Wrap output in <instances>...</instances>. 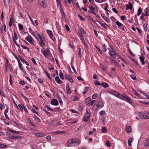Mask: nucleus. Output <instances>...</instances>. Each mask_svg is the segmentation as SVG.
<instances>
[{"instance_id": "52", "label": "nucleus", "mask_w": 149, "mask_h": 149, "mask_svg": "<svg viewBox=\"0 0 149 149\" xmlns=\"http://www.w3.org/2000/svg\"><path fill=\"white\" fill-rule=\"evenodd\" d=\"M131 78L133 80H136V76L134 74H132L130 75Z\"/></svg>"}, {"instance_id": "23", "label": "nucleus", "mask_w": 149, "mask_h": 149, "mask_svg": "<svg viewBox=\"0 0 149 149\" xmlns=\"http://www.w3.org/2000/svg\"><path fill=\"white\" fill-rule=\"evenodd\" d=\"M145 57L144 56H140L139 57V59L142 63V65H144L145 64L144 62Z\"/></svg>"}, {"instance_id": "59", "label": "nucleus", "mask_w": 149, "mask_h": 149, "mask_svg": "<svg viewBox=\"0 0 149 149\" xmlns=\"http://www.w3.org/2000/svg\"><path fill=\"white\" fill-rule=\"evenodd\" d=\"M22 105H20V104H19L18 105L19 107L20 108V110L22 111H23V107L22 106Z\"/></svg>"}, {"instance_id": "5", "label": "nucleus", "mask_w": 149, "mask_h": 149, "mask_svg": "<svg viewBox=\"0 0 149 149\" xmlns=\"http://www.w3.org/2000/svg\"><path fill=\"white\" fill-rule=\"evenodd\" d=\"M108 93L120 99L122 98V95L116 91L111 90L109 91Z\"/></svg>"}, {"instance_id": "31", "label": "nucleus", "mask_w": 149, "mask_h": 149, "mask_svg": "<svg viewBox=\"0 0 149 149\" xmlns=\"http://www.w3.org/2000/svg\"><path fill=\"white\" fill-rule=\"evenodd\" d=\"M10 138L12 139H19L20 138V137L12 135L11 136Z\"/></svg>"}, {"instance_id": "56", "label": "nucleus", "mask_w": 149, "mask_h": 149, "mask_svg": "<svg viewBox=\"0 0 149 149\" xmlns=\"http://www.w3.org/2000/svg\"><path fill=\"white\" fill-rule=\"evenodd\" d=\"M56 121L55 120H52L51 121V123L52 125H56Z\"/></svg>"}, {"instance_id": "12", "label": "nucleus", "mask_w": 149, "mask_h": 149, "mask_svg": "<svg viewBox=\"0 0 149 149\" xmlns=\"http://www.w3.org/2000/svg\"><path fill=\"white\" fill-rule=\"evenodd\" d=\"M79 30L80 32V33H79L78 34V36L79 37L84 36L83 35L86 33V32L84 30V29L82 27H79Z\"/></svg>"}, {"instance_id": "54", "label": "nucleus", "mask_w": 149, "mask_h": 149, "mask_svg": "<svg viewBox=\"0 0 149 149\" xmlns=\"http://www.w3.org/2000/svg\"><path fill=\"white\" fill-rule=\"evenodd\" d=\"M105 144L108 147H110L111 146V145L110 144L109 141L108 140H107L106 141Z\"/></svg>"}, {"instance_id": "13", "label": "nucleus", "mask_w": 149, "mask_h": 149, "mask_svg": "<svg viewBox=\"0 0 149 149\" xmlns=\"http://www.w3.org/2000/svg\"><path fill=\"white\" fill-rule=\"evenodd\" d=\"M139 116L141 119H146V113L144 112H139L138 113Z\"/></svg>"}, {"instance_id": "64", "label": "nucleus", "mask_w": 149, "mask_h": 149, "mask_svg": "<svg viewBox=\"0 0 149 149\" xmlns=\"http://www.w3.org/2000/svg\"><path fill=\"white\" fill-rule=\"evenodd\" d=\"M111 19L113 22H114L116 20V19L114 17L111 16Z\"/></svg>"}, {"instance_id": "24", "label": "nucleus", "mask_w": 149, "mask_h": 149, "mask_svg": "<svg viewBox=\"0 0 149 149\" xmlns=\"http://www.w3.org/2000/svg\"><path fill=\"white\" fill-rule=\"evenodd\" d=\"M131 128L130 126H127L126 127L125 131L126 132L129 133L131 132Z\"/></svg>"}, {"instance_id": "33", "label": "nucleus", "mask_w": 149, "mask_h": 149, "mask_svg": "<svg viewBox=\"0 0 149 149\" xmlns=\"http://www.w3.org/2000/svg\"><path fill=\"white\" fill-rule=\"evenodd\" d=\"M14 36L13 37V39L15 40H17L18 38L17 34L15 31H14Z\"/></svg>"}, {"instance_id": "39", "label": "nucleus", "mask_w": 149, "mask_h": 149, "mask_svg": "<svg viewBox=\"0 0 149 149\" xmlns=\"http://www.w3.org/2000/svg\"><path fill=\"white\" fill-rule=\"evenodd\" d=\"M133 141V140L132 138H130L129 139L128 141V145L129 146H131V143Z\"/></svg>"}, {"instance_id": "35", "label": "nucleus", "mask_w": 149, "mask_h": 149, "mask_svg": "<svg viewBox=\"0 0 149 149\" xmlns=\"http://www.w3.org/2000/svg\"><path fill=\"white\" fill-rule=\"evenodd\" d=\"M19 29L20 30L23 31L24 30V28L23 27V26L22 24H18Z\"/></svg>"}, {"instance_id": "37", "label": "nucleus", "mask_w": 149, "mask_h": 149, "mask_svg": "<svg viewBox=\"0 0 149 149\" xmlns=\"http://www.w3.org/2000/svg\"><path fill=\"white\" fill-rule=\"evenodd\" d=\"M107 128L105 127H103L102 129V133H107Z\"/></svg>"}, {"instance_id": "36", "label": "nucleus", "mask_w": 149, "mask_h": 149, "mask_svg": "<svg viewBox=\"0 0 149 149\" xmlns=\"http://www.w3.org/2000/svg\"><path fill=\"white\" fill-rule=\"evenodd\" d=\"M88 12L90 13H91L93 14H94L95 15H96V17H98L99 18H100V15H98L96 13H95V12L94 11H91L90 10L88 11Z\"/></svg>"}, {"instance_id": "61", "label": "nucleus", "mask_w": 149, "mask_h": 149, "mask_svg": "<svg viewBox=\"0 0 149 149\" xmlns=\"http://www.w3.org/2000/svg\"><path fill=\"white\" fill-rule=\"evenodd\" d=\"M89 8L91 10H92V11H94L95 10V8L92 6H90Z\"/></svg>"}, {"instance_id": "15", "label": "nucleus", "mask_w": 149, "mask_h": 149, "mask_svg": "<svg viewBox=\"0 0 149 149\" xmlns=\"http://www.w3.org/2000/svg\"><path fill=\"white\" fill-rule=\"evenodd\" d=\"M90 115V113H86L83 118V120L85 122L87 121L89 119Z\"/></svg>"}, {"instance_id": "20", "label": "nucleus", "mask_w": 149, "mask_h": 149, "mask_svg": "<svg viewBox=\"0 0 149 149\" xmlns=\"http://www.w3.org/2000/svg\"><path fill=\"white\" fill-rule=\"evenodd\" d=\"M55 80L56 82L59 84H62L63 83V81H61L58 77H55Z\"/></svg>"}, {"instance_id": "26", "label": "nucleus", "mask_w": 149, "mask_h": 149, "mask_svg": "<svg viewBox=\"0 0 149 149\" xmlns=\"http://www.w3.org/2000/svg\"><path fill=\"white\" fill-rule=\"evenodd\" d=\"M101 86L104 88H106L108 87L109 84L106 82H103L101 84Z\"/></svg>"}, {"instance_id": "22", "label": "nucleus", "mask_w": 149, "mask_h": 149, "mask_svg": "<svg viewBox=\"0 0 149 149\" xmlns=\"http://www.w3.org/2000/svg\"><path fill=\"white\" fill-rule=\"evenodd\" d=\"M66 89L67 91V94H70L71 93V91L70 90V87L69 85H67L66 86Z\"/></svg>"}, {"instance_id": "2", "label": "nucleus", "mask_w": 149, "mask_h": 149, "mask_svg": "<svg viewBox=\"0 0 149 149\" xmlns=\"http://www.w3.org/2000/svg\"><path fill=\"white\" fill-rule=\"evenodd\" d=\"M37 37L38 38H37V39L39 42L40 45L41 47H43L45 45V42L46 41V40L45 37L43 34H38L37 35Z\"/></svg>"}, {"instance_id": "6", "label": "nucleus", "mask_w": 149, "mask_h": 149, "mask_svg": "<svg viewBox=\"0 0 149 149\" xmlns=\"http://www.w3.org/2000/svg\"><path fill=\"white\" fill-rule=\"evenodd\" d=\"M95 100H92L91 98L88 97L85 100L86 104L88 106L92 105L95 102Z\"/></svg>"}, {"instance_id": "19", "label": "nucleus", "mask_w": 149, "mask_h": 149, "mask_svg": "<svg viewBox=\"0 0 149 149\" xmlns=\"http://www.w3.org/2000/svg\"><path fill=\"white\" fill-rule=\"evenodd\" d=\"M80 39L81 40L82 42L83 43L84 45L87 48L88 46V45L86 43L84 39V36H81V37H79Z\"/></svg>"}, {"instance_id": "29", "label": "nucleus", "mask_w": 149, "mask_h": 149, "mask_svg": "<svg viewBox=\"0 0 149 149\" xmlns=\"http://www.w3.org/2000/svg\"><path fill=\"white\" fill-rule=\"evenodd\" d=\"M17 61L18 63L19 68L20 70H22L23 69V68L22 64L20 62V60H18Z\"/></svg>"}, {"instance_id": "48", "label": "nucleus", "mask_w": 149, "mask_h": 149, "mask_svg": "<svg viewBox=\"0 0 149 149\" xmlns=\"http://www.w3.org/2000/svg\"><path fill=\"white\" fill-rule=\"evenodd\" d=\"M97 97V94L96 93H94L92 95V97L93 99H94L96 98Z\"/></svg>"}, {"instance_id": "18", "label": "nucleus", "mask_w": 149, "mask_h": 149, "mask_svg": "<svg viewBox=\"0 0 149 149\" xmlns=\"http://www.w3.org/2000/svg\"><path fill=\"white\" fill-rule=\"evenodd\" d=\"M126 7L125 9L127 10L128 9H130V10L132 9L133 8V6L130 3H129V4H126Z\"/></svg>"}, {"instance_id": "7", "label": "nucleus", "mask_w": 149, "mask_h": 149, "mask_svg": "<svg viewBox=\"0 0 149 149\" xmlns=\"http://www.w3.org/2000/svg\"><path fill=\"white\" fill-rule=\"evenodd\" d=\"M122 98L120 99L122 100H124V98L127 100L128 102L131 104H132V101L130 98L128 97L126 94L125 93H123L122 95Z\"/></svg>"}, {"instance_id": "4", "label": "nucleus", "mask_w": 149, "mask_h": 149, "mask_svg": "<svg viewBox=\"0 0 149 149\" xmlns=\"http://www.w3.org/2000/svg\"><path fill=\"white\" fill-rule=\"evenodd\" d=\"M56 1L57 4H58V3H59L60 5V10L62 15V19L64 18L65 19V14L63 10L62 7L61 3L60 0H56Z\"/></svg>"}, {"instance_id": "9", "label": "nucleus", "mask_w": 149, "mask_h": 149, "mask_svg": "<svg viewBox=\"0 0 149 149\" xmlns=\"http://www.w3.org/2000/svg\"><path fill=\"white\" fill-rule=\"evenodd\" d=\"M116 24L118 26V28L121 30L124 31H125V26L121 23L120 22L118 21L115 22Z\"/></svg>"}, {"instance_id": "45", "label": "nucleus", "mask_w": 149, "mask_h": 149, "mask_svg": "<svg viewBox=\"0 0 149 149\" xmlns=\"http://www.w3.org/2000/svg\"><path fill=\"white\" fill-rule=\"evenodd\" d=\"M102 47H103L104 49L103 51L104 52H107V47L105 45V44H103L102 46Z\"/></svg>"}, {"instance_id": "17", "label": "nucleus", "mask_w": 149, "mask_h": 149, "mask_svg": "<svg viewBox=\"0 0 149 149\" xmlns=\"http://www.w3.org/2000/svg\"><path fill=\"white\" fill-rule=\"evenodd\" d=\"M47 31L49 36V37L52 40L53 39V34L52 31H51L47 30Z\"/></svg>"}, {"instance_id": "10", "label": "nucleus", "mask_w": 149, "mask_h": 149, "mask_svg": "<svg viewBox=\"0 0 149 149\" xmlns=\"http://www.w3.org/2000/svg\"><path fill=\"white\" fill-rule=\"evenodd\" d=\"M103 104L101 101H100L97 103L95 104L94 105V107L95 108L96 107L95 109H97L99 108H101L103 106Z\"/></svg>"}, {"instance_id": "21", "label": "nucleus", "mask_w": 149, "mask_h": 149, "mask_svg": "<svg viewBox=\"0 0 149 149\" xmlns=\"http://www.w3.org/2000/svg\"><path fill=\"white\" fill-rule=\"evenodd\" d=\"M18 56L22 62L25 63L27 66L29 65V63L26 61V60L22 58L19 55Z\"/></svg>"}, {"instance_id": "53", "label": "nucleus", "mask_w": 149, "mask_h": 149, "mask_svg": "<svg viewBox=\"0 0 149 149\" xmlns=\"http://www.w3.org/2000/svg\"><path fill=\"white\" fill-rule=\"evenodd\" d=\"M136 28L137 29V30L138 31L139 33L140 34H141L142 33V32L141 30L138 27H136Z\"/></svg>"}, {"instance_id": "46", "label": "nucleus", "mask_w": 149, "mask_h": 149, "mask_svg": "<svg viewBox=\"0 0 149 149\" xmlns=\"http://www.w3.org/2000/svg\"><path fill=\"white\" fill-rule=\"evenodd\" d=\"M78 17L80 19L81 21H84L85 20V19L82 16H81L79 14L78 15Z\"/></svg>"}, {"instance_id": "57", "label": "nucleus", "mask_w": 149, "mask_h": 149, "mask_svg": "<svg viewBox=\"0 0 149 149\" xmlns=\"http://www.w3.org/2000/svg\"><path fill=\"white\" fill-rule=\"evenodd\" d=\"M45 107L46 108H47L49 110L52 111H54L53 110L49 107L48 105H45Z\"/></svg>"}, {"instance_id": "55", "label": "nucleus", "mask_w": 149, "mask_h": 149, "mask_svg": "<svg viewBox=\"0 0 149 149\" xmlns=\"http://www.w3.org/2000/svg\"><path fill=\"white\" fill-rule=\"evenodd\" d=\"M101 16L103 18V19L104 20H105L106 19H107V18L104 14H103V13L101 14Z\"/></svg>"}, {"instance_id": "63", "label": "nucleus", "mask_w": 149, "mask_h": 149, "mask_svg": "<svg viewBox=\"0 0 149 149\" xmlns=\"http://www.w3.org/2000/svg\"><path fill=\"white\" fill-rule=\"evenodd\" d=\"M93 78L94 79H98L97 76V75L96 74H93Z\"/></svg>"}, {"instance_id": "49", "label": "nucleus", "mask_w": 149, "mask_h": 149, "mask_svg": "<svg viewBox=\"0 0 149 149\" xmlns=\"http://www.w3.org/2000/svg\"><path fill=\"white\" fill-rule=\"evenodd\" d=\"M21 46L23 49H27V51H29L30 49H29V48L28 47L24 46V45H21Z\"/></svg>"}, {"instance_id": "58", "label": "nucleus", "mask_w": 149, "mask_h": 149, "mask_svg": "<svg viewBox=\"0 0 149 149\" xmlns=\"http://www.w3.org/2000/svg\"><path fill=\"white\" fill-rule=\"evenodd\" d=\"M132 61L134 62L137 65H139V64H138V62L137 61H136V60H135V59H134L133 58H132Z\"/></svg>"}, {"instance_id": "60", "label": "nucleus", "mask_w": 149, "mask_h": 149, "mask_svg": "<svg viewBox=\"0 0 149 149\" xmlns=\"http://www.w3.org/2000/svg\"><path fill=\"white\" fill-rule=\"evenodd\" d=\"M100 114L101 116L104 115L105 114V112L104 111H101L100 112Z\"/></svg>"}, {"instance_id": "3", "label": "nucleus", "mask_w": 149, "mask_h": 149, "mask_svg": "<svg viewBox=\"0 0 149 149\" xmlns=\"http://www.w3.org/2000/svg\"><path fill=\"white\" fill-rule=\"evenodd\" d=\"M109 54L111 57L113 58H116V57H118L120 59L124 61V59H123V58L118 54L114 52V50H113L112 49L111 51H110L109 52Z\"/></svg>"}, {"instance_id": "44", "label": "nucleus", "mask_w": 149, "mask_h": 149, "mask_svg": "<svg viewBox=\"0 0 149 149\" xmlns=\"http://www.w3.org/2000/svg\"><path fill=\"white\" fill-rule=\"evenodd\" d=\"M95 47L100 54H102L103 53L102 51L97 46L95 45Z\"/></svg>"}, {"instance_id": "16", "label": "nucleus", "mask_w": 149, "mask_h": 149, "mask_svg": "<svg viewBox=\"0 0 149 149\" xmlns=\"http://www.w3.org/2000/svg\"><path fill=\"white\" fill-rule=\"evenodd\" d=\"M51 104L53 105L57 106L58 104V102L56 99H53L52 100Z\"/></svg>"}, {"instance_id": "25", "label": "nucleus", "mask_w": 149, "mask_h": 149, "mask_svg": "<svg viewBox=\"0 0 149 149\" xmlns=\"http://www.w3.org/2000/svg\"><path fill=\"white\" fill-rule=\"evenodd\" d=\"M63 131H54L52 132V134H61L64 133Z\"/></svg>"}, {"instance_id": "38", "label": "nucleus", "mask_w": 149, "mask_h": 149, "mask_svg": "<svg viewBox=\"0 0 149 149\" xmlns=\"http://www.w3.org/2000/svg\"><path fill=\"white\" fill-rule=\"evenodd\" d=\"M100 24L102 26H103L105 29H107V27L106 25H107V24H106L104 22L103 23H102L100 22H99Z\"/></svg>"}, {"instance_id": "50", "label": "nucleus", "mask_w": 149, "mask_h": 149, "mask_svg": "<svg viewBox=\"0 0 149 149\" xmlns=\"http://www.w3.org/2000/svg\"><path fill=\"white\" fill-rule=\"evenodd\" d=\"M59 75L61 79H64L63 75L62 72H60L59 73Z\"/></svg>"}, {"instance_id": "14", "label": "nucleus", "mask_w": 149, "mask_h": 149, "mask_svg": "<svg viewBox=\"0 0 149 149\" xmlns=\"http://www.w3.org/2000/svg\"><path fill=\"white\" fill-rule=\"evenodd\" d=\"M50 54V50L48 49H47V50H44L43 52V55L46 57H48Z\"/></svg>"}, {"instance_id": "62", "label": "nucleus", "mask_w": 149, "mask_h": 149, "mask_svg": "<svg viewBox=\"0 0 149 149\" xmlns=\"http://www.w3.org/2000/svg\"><path fill=\"white\" fill-rule=\"evenodd\" d=\"M13 54V56H14L15 57L17 60V61H18V60H19V58L18 57L15 55V54L14 53H12Z\"/></svg>"}, {"instance_id": "51", "label": "nucleus", "mask_w": 149, "mask_h": 149, "mask_svg": "<svg viewBox=\"0 0 149 149\" xmlns=\"http://www.w3.org/2000/svg\"><path fill=\"white\" fill-rule=\"evenodd\" d=\"M65 79H68L70 78H71V76L67 74H65Z\"/></svg>"}, {"instance_id": "41", "label": "nucleus", "mask_w": 149, "mask_h": 149, "mask_svg": "<svg viewBox=\"0 0 149 149\" xmlns=\"http://www.w3.org/2000/svg\"><path fill=\"white\" fill-rule=\"evenodd\" d=\"M94 84L96 86H97L99 85H101V84L100 83L99 81H98L95 80L94 81Z\"/></svg>"}, {"instance_id": "8", "label": "nucleus", "mask_w": 149, "mask_h": 149, "mask_svg": "<svg viewBox=\"0 0 149 149\" xmlns=\"http://www.w3.org/2000/svg\"><path fill=\"white\" fill-rule=\"evenodd\" d=\"M38 3L41 6L44 8L47 6V3L45 0H38Z\"/></svg>"}, {"instance_id": "47", "label": "nucleus", "mask_w": 149, "mask_h": 149, "mask_svg": "<svg viewBox=\"0 0 149 149\" xmlns=\"http://www.w3.org/2000/svg\"><path fill=\"white\" fill-rule=\"evenodd\" d=\"M111 73L112 75H114L116 73L115 72V69L114 68H112L111 69Z\"/></svg>"}, {"instance_id": "1", "label": "nucleus", "mask_w": 149, "mask_h": 149, "mask_svg": "<svg viewBox=\"0 0 149 149\" xmlns=\"http://www.w3.org/2000/svg\"><path fill=\"white\" fill-rule=\"evenodd\" d=\"M80 143V142L78 138H73L68 140L67 142V145L68 146H76Z\"/></svg>"}, {"instance_id": "27", "label": "nucleus", "mask_w": 149, "mask_h": 149, "mask_svg": "<svg viewBox=\"0 0 149 149\" xmlns=\"http://www.w3.org/2000/svg\"><path fill=\"white\" fill-rule=\"evenodd\" d=\"M145 146H149V138L146 139L145 140Z\"/></svg>"}, {"instance_id": "28", "label": "nucleus", "mask_w": 149, "mask_h": 149, "mask_svg": "<svg viewBox=\"0 0 149 149\" xmlns=\"http://www.w3.org/2000/svg\"><path fill=\"white\" fill-rule=\"evenodd\" d=\"M33 118H34V120H35L37 122H40V119L37 117L35 115H34V116H33Z\"/></svg>"}, {"instance_id": "32", "label": "nucleus", "mask_w": 149, "mask_h": 149, "mask_svg": "<svg viewBox=\"0 0 149 149\" xmlns=\"http://www.w3.org/2000/svg\"><path fill=\"white\" fill-rule=\"evenodd\" d=\"M142 11V9L141 7H140L138 10V12L137 13V15L138 16L140 15Z\"/></svg>"}, {"instance_id": "43", "label": "nucleus", "mask_w": 149, "mask_h": 149, "mask_svg": "<svg viewBox=\"0 0 149 149\" xmlns=\"http://www.w3.org/2000/svg\"><path fill=\"white\" fill-rule=\"evenodd\" d=\"M12 76L11 74H10V77H9V82L10 84L11 85H12L13 84V81L12 80Z\"/></svg>"}, {"instance_id": "42", "label": "nucleus", "mask_w": 149, "mask_h": 149, "mask_svg": "<svg viewBox=\"0 0 149 149\" xmlns=\"http://www.w3.org/2000/svg\"><path fill=\"white\" fill-rule=\"evenodd\" d=\"M45 73L46 75L47 76L49 79L50 80H51L52 78L50 77V76L49 75V74H48V72L47 71H45Z\"/></svg>"}, {"instance_id": "34", "label": "nucleus", "mask_w": 149, "mask_h": 149, "mask_svg": "<svg viewBox=\"0 0 149 149\" xmlns=\"http://www.w3.org/2000/svg\"><path fill=\"white\" fill-rule=\"evenodd\" d=\"M7 146L6 145H4L3 144L0 143V149H3V148H6Z\"/></svg>"}, {"instance_id": "30", "label": "nucleus", "mask_w": 149, "mask_h": 149, "mask_svg": "<svg viewBox=\"0 0 149 149\" xmlns=\"http://www.w3.org/2000/svg\"><path fill=\"white\" fill-rule=\"evenodd\" d=\"M11 132L12 133H17V132H16V131H14V130H10L9 131H8L7 132V134H10V132Z\"/></svg>"}, {"instance_id": "11", "label": "nucleus", "mask_w": 149, "mask_h": 149, "mask_svg": "<svg viewBox=\"0 0 149 149\" xmlns=\"http://www.w3.org/2000/svg\"><path fill=\"white\" fill-rule=\"evenodd\" d=\"M25 39L32 45H34V41L31 36H27Z\"/></svg>"}, {"instance_id": "40", "label": "nucleus", "mask_w": 149, "mask_h": 149, "mask_svg": "<svg viewBox=\"0 0 149 149\" xmlns=\"http://www.w3.org/2000/svg\"><path fill=\"white\" fill-rule=\"evenodd\" d=\"M100 66L104 70H105L107 69V67L106 65H104L102 64H100Z\"/></svg>"}]
</instances>
